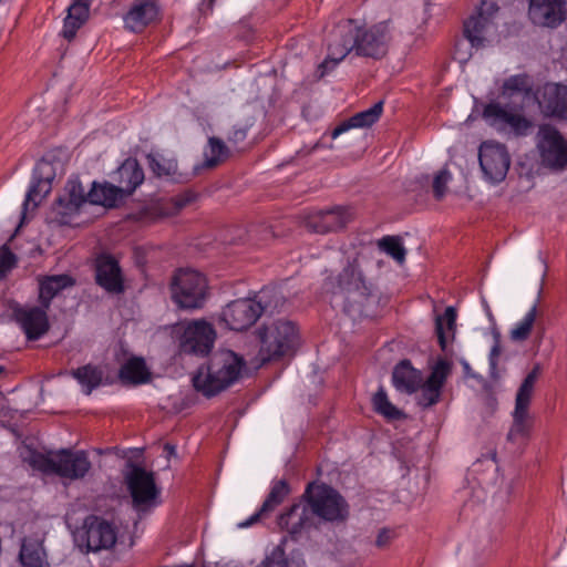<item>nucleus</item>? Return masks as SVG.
<instances>
[{"label":"nucleus","instance_id":"21","mask_svg":"<svg viewBox=\"0 0 567 567\" xmlns=\"http://www.w3.org/2000/svg\"><path fill=\"white\" fill-rule=\"evenodd\" d=\"M528 14L538 25L556 28L567 19L566 0H529Z\"/></svg>","mask_w":567,"mask_h":567},{"label":"nucleus","instance_id":"16","mask_svg":"<svg viewBox=\"0 0 567 567\" xmlns=\"http://www.w3.org/2000/svg\"><path fill=\"white\" fill-rule=\"evenodd\" d=\"M94 279L97 286L111 295H121L125 291L122 268L110 254H101L95 258Z\"/></svg>","mask_w":567,"mask_h":567},{"label":"nucleus","instance_id":"32","mask_svg":"<svg viewBox=\"0 0 567 567\" xmlns=\"http://www.w3.org/2000/svg\"><path fill=\"white\" fill-rule=\"evenodd\" d=\"M230 155V148L221 138L210 136L208 137L207 145L204 148V162L202 167L207 169L216 168L225 163Z\"/></svg>","mask_w":567,"mask_h":567},{"label":"nucleus","instance_id":"56","mask_svg":"<svg viewBox=\"0 0 567 567\" xmlns=\"http://www.w3.org/2000/svg\"><path fill=\"white\" fill-rule=\"evenodd\" d=\"M4 367L3 365H0V374L4 372Z\"/></svg>","mask_w":567,"mask_h":567},{"label":"nucleus","instance_id":"5","mask_svg":"<svg viewBox=\"0 0 567 567\" xmlns=\"http://www.w3.org/2000/svg\"><path fill=\"white\" fill-rule=\"evenodd\" d=\"M261 363L278 360L291 353L298 341L296 326L291 321L277 320L257 330Z\"/></svg>","mask_w":567,"mask_h":567},{"label":"nucleus","instance_id":"2","mask_svg":"<svg viewBox=\"0 0 567 567\" xmlns=\"http://www.w3.org/2000/svg\"><path fill=\"white\" fill-rule=\"evenodd\" d=\"M245 361L231 350H218L200 367L192 382L196 391L210 398L226 390L238 380Z\"/></svg>","mask_w":567,"mask_h":567},{"label":"nucleus","instance_id":"39","mask_svg":"<svg viewBox=\"0 0 567 567\" xmlns=\"http://www.w3.org/2000/svg\"><path fill=\"white\" fill-rule=\"evenodd\" d=\"M372 403L375 412L383 415L389 421H395L405 417L404 413L389 401L386 392L383 390V388H380L375 392L372 399Z\"/></svg>","mask_w":567,"mask_h":567},{"label":"nucleus","instance_id":"9","mask_svg":"<svg viewBox=\"0 0 567 567\" xmlns=\"http://www.w3.org/2000/svg\"><path fill=\"white\" fill-rule=\"evenodd\" d=\"M174 331L178 336L181 352L186 354L207 355L216 339L214 327L204 319L178 323Z\"/></svg>","mask_w":567,"mask_h":567},{"label":"nucleus","instance_id":"40","mask_svg":"<svg viewBox=\"0 0 567 567\" xmlns=\"http://www.w3.org/2000/svg\"><path fill=\"white\" fill-rule=\"evenodd\" d=\"M51 178H34V182L27 193L25 200L23 203V210L27 212L30 204L35 208L42 198L51 192Z\"/></svg>","mask_w":567,"mask_h":567},{"label":"nucleus","instance_id":"35","mask_svg":"<svg viewBox=\"0 0 567 567\" xmlns=\"http://www.w3.org/2000/svg\"><path fill=\"white\" fill-rule=\"evenodd\" d=\"M89 17V6L72 3L68 9V16L64 19L62 35L71 41L76 31L85 23Z\"/></svg>","mask_w":567,"mask_h":567},{"label":"nucleus","instance_id":"33","mask_svg":"<svg viewBox=\"0 0 567 567\" xmlns=\"http://www.w3.org/2000/svg\"><path fill=\"white\" fill-rule=\"evenodd\" d=\"M45 556V550L41 540L35 538H23L19 553V560L23 567H43Z\"/></svg>","mask_w":567,"mask_h":567},{"label":"nucleus","instance_id":"45","mask_svg":"<svg viewBox=\"0 0 567 567\" xmlns=\"http://www.w3.org/2000/svg\"><path fill=\"white\" fill-rule=\"evenodd\" d=\"M452 178V175L447 168H442L437 173H435L432 181V192L433 196L436 200H442L445 196L449 187V183Z\"/></svg>","mask_w":567,"mask_h":567},{"label":"nucleus","instance_id":"4","mask_svg":"<svg viewBox=\"0 0 567 567\" xmlns=\"http://www.w3.org/2000/svg\"><path fill=\"white\" fill-rule=\"evenodd\" d=\"M30 465L44 474H56L72 481L83 478L92 467L85 451L61 450L54 455L32 453Z\"/></svg>","mask_w":567,"mask_h":567},{"label":"nucleus","instance_id":"3","mask_svg":"<svg viewBox=\"0 0 567 567\" xmlns=\"http://www.w3.org/2000/svg\"><path fill=\"white\" fill-rule=\"evenodd\" d=\"M258 299L243 298L230 301L220 313V321L235 331L250 328L262 313L272 312L281 298L274 290H262Z\"/></svg>","mask_w":567,"mask_h":567},{"label":"nucleus","instance_id":"38","mask_svg":"<svg viewBox=\"0 0 567 567\" xmlns=\"http://www.w3.org/2000/svg\"><path fill=\"white\" fill-rule=\"evenodd\" d=\"M456 327V310L453 307H447L443 315L435 318V333L442 350H445L447 344V334L454 336Z\"/></svg>","mask_w":567,"mask_h":567},{"label":"nucleus","instance_id":"30","mask_svg":"<svg viewBox=\"0 0 567 567\" xmlns=\"http://www.w3.org/2000/svg\"><path fill=\"white\" fill-rule=\"evenodd\" d=\"M383 111V102L379 101L370 109L359 112L351 116L349 120L342 122L332 131V138L338 137L340 134L347 132L352 127H370L379 121Z\"/></svg>","mask_w":567,"mask_h":567},{"label":"nucleus","instance_id":"49","mask_svg":"<svg viewBox=\"0 0 567 567\" xmlns=\"http://www.w3.org/2000/svg\"><path fill=\"white\" fill-rule=\"evenodd\" d=\"M249 126L244 125H235L233 130L228 134V141L237 146L238 144L243 143L248 134Z\"/></svg>","mask_w":567,"mask_h":567},{"label":"nucleus","instance_id":"23","mask_svg":"<svg viewBox=\"0 0 567 567\" xmlns=\"http://www.w3.org/2000/svg\"><path fill=\"white\" fill-rule=\"evenodd\" d=\"M535 99L545 115L567 118V84L546 83Z\"/></svg>","mask_w":567,"mask_h":567},{"label":"nucleus","instance_id":"44","mask_svg":"<svg viewBox=\"0 0 567 567\" xmlns=\"http://www.w3.org/2000/svg\"><path fill=\"white\" fill-rule=\"evenodd\" d=\"M286 540L275 546L261 561L259 567H288V558L285 551Z\"/></svg>","mask_w":567,"mask_h":567},{"label":"nucleus","instance_id":"34","mask_svg":"<svg viewBox=\"0 0 567 567\" xmlns=\"http://www.w3.org/2000/svg\"><path fill=\"white\" fill-rule=\"evenodd\" d=\"M123 195L122 190L115 185L92 183V187L89 190V203L104 207H114Z\"/></svg>","mask_w":567,"mask_h":567},{"label":"nucleus","instance_id":"20","mask_svg":"<svg viewBox=\"0 0 567 567\" xmlns=\"http://www.w3.org/2000/svg\"><path fill=\"white\" fill-rule=\"evenodd\" d=\"M354 31L352 20L346 24L339 25L333 34V39L328 47V55L320 64L321 75L329 69L334 68L342 61L351 51H354Z\"/></svg>","mask_w":567,"mask_h":567},{"label":"nucleus","instance_id":"41","mask_svg":"<svg viewBox=\"0 0 567 567\" xmlns=\"http://www.w3.org/2000/svg\"><path fill=\"white\" fill-rule=\"evenodd\" d=\"M537 317V306L534 305L530 310L526 313L524 319L519 321L509 332V339L513 342H524L526 341L534 328L535 321Z\"/></svg>","mask_w":567,"mask_h":567},{"label":"nucleus","instance_id":"18","mask_svg":"<svg viewBox=\"0 0 567 567\" xmlns=\"http://www.w3.org/2000/svg\"><path fill=\"white\" fill-rule=\"evenodd\" d=\"M539 148L543 162L555 169H563L567 165V144L560 133L550 125L539 130Z\"/></svg>","mask_w":567,"mask_h":567},{"label":"nucleus","instance_id":"24","mask_svg":"<svg viewBox=\"0 0 567 567\" xmlns=\"http://www.w3.org/2000/svg\"><path fill=\"white\" fill-rule=\"evenodd\" d=\"M85 539L87 551L109 549L116 543L115 527L99 516H90L85 520Z\"/></svg>","mask_w":567,"mask_h":567},{"label":"nucleus","instance_id":"22","mask_svg":"<svg viewBox=\"0 0 567 567\" xmlns=\"http://www.w3.org/2000/svg\"><path fill=\"white\" fill-rule=\"evenodd\" d=\"M161 9L155 0H134L123 17L124 27L131 32H143L159 21Z\"/></svg>","mask_w":567,"mask_h":567},{"label":"nucleus","instance_id":"8","mask_svg":"<svg viewBox=\"0 0 567 567\" xmlns=\"http://www.w3.org/2000/svg\"><path fill=\"white\" fill-rule=\"evenodd\" d=\"M354 52L359 56L373 60L383 59L392 40V22L385 20L371 27H353Z\"/></svg>","mask_w":567,"mask_h":567},{"label":"nucleus","instance_id":"28","mask_svg":"<svg viewBox=\"0 0 567 567\" xmlns=\"http://www.w3.org/2000/svg\"><path fill=\"white\" fill-rule=\"evenodd\" d=\"M117 188L124 195H131L144 181V172L135 158H127L116 172Z\"/></svg>","mask_w":567,"mask_h":567},{"label":"nucleus","instance_id":"15","mask_svg":"<svg viewBox=\"0 0 567 567\" xmlns=\"http://www.w3.org/2000/svg\"><path fill=\"white\" fill-rule=\"evenodd\" d=\"M483 118L499 131L509 128L516 136H523L532 128L533 123L524 115L504 109L499 103H488L483 110Z\"/></svg>","mask_w":567,"mask_h":567},{"label":"nucleus","instance_id":"54","mask_svg":"<svg viewBox=\"0 0 567 567\" xmlns=\"http://www.w3.org/2000/svg\"><path fill=\"white\" fill-rule=\"evenodd\" d=\"M72 3L87 4L89 6V0H73Z\"/></svg>","mask_w":567,"mask_h":567},{"label":"nucleus","instance_id":"42","mask_svg":"<svg viewBox=\"0 0 567 567\" xmlns=\"http://www.w3.org/2000/svg\"><path fill=\"white\" fill-rule=\"evenodd\" d=\"M380 250L402 265L405 261L406 250L399 236H384L378 241Z\"/></svg>","mask_w":567,"mask_h":567},{"label":"nucleus","instance_id":"10","mask_svg":"<svg viewBox=\"0 0 567 567\" xmlns=\"http://www.w3.org/2000/svg\"><path fill=\"white\" fill-rule=\"evenodd\" d=\"M130 467V472L125 474V484L132 497V505L136 511L144 512L156 504L159 488L153 472L133 463Z\"/></svg>","mask_w":567,"mask_h":567},{"label":"nucleus","instance_id":"17","mask_svg":"<svg viewBox=\"0 0 567 567\" xmlns=\"http://www.w3.org/2000/svg\"><path fill=\"white\" fill-rule=\"evenodd\" d=\"M352 218L353 215L349 208L337 206L308 215L303 225L308 231L323 235L346 228Z\"/></svg>","mask_w":567,"mask_h":567},{"label":"nucleus","instance_id":"37","mask_svg":"<svg viewBox=\"0 0 567 567\" xmlns=\"http://www.w3.org/2000/svg\"><path fill=\"white\" fill-rule=\"evenodd\" d=\"M147 161L150 168L157 177H167L173 181H181L182 174L178 173L177 162L173 158H166L159 154H148Z\"/></svg>","mask_w":567,"mask_h":567},{"label":"nucleus","instance_id":"36","mask_svg":"<svg viewBox=\"0 0 567 567\" xmlns=\"http://www.w3.org/2000/svg\"><path fill=\"white\" fill-rule=\"evenodd\" d=\"M70 374L84 388L86 395L100 386L103 380L102 369L93 364H85L73 369Z\"/></svg>","mask_w":567,"mask_h":567},{"label":"nucleus","instance_id":"27","mask_svg":"<svg viewBox=\"0 0 567 567\" xmlns=\"http://www.w3.org/2000/svg\"><path fill=\"white\" fill-rule=\"evenodd\" d=\"M392 381L396 390L412 394L420 389L423 378L409 360H402L393 369Z\"/></svg>","mask_w":567,"mask_h":567},{"label":"nucleus","instance_id":"12","mask_svg":"<svg viewBox=\"0 0 567 567\" xmlns=\"http://www.w3.org/2000/svg\"><path fill=\"white\" fill-rule=\"evenodd\" d=\"M86 203H89V192L85 190L79 178L69 179L63 194L52 204V220L59 225L71 224L73 217L80 213L81 207Z\"/></svg>","mask_w":567,"mask_h":567},{"label":"nucleus","instance_id":"46","mask_svg":"<svg viewBox=\"0 0 567 567\" xmlns=\"http://www.w3.org/2000/svg\"><path fill=\"white\" fill-rule=\"evenodd\" d=\"M504 93H526L532 91L528 76L525 74L513 75L508 78L503 84Z\"/></svg>","mask_w":567,"mask_h":567},{"label":"nucleus","instance_id":"25","mask_svg":"<svg viewBox=\"0 0 567 567\" xmlns=\"http://www.w3.org/2000/svg\"><path fill=\"white\" fill-rule=\"evenodd\" d=\"M313 524V516L307 501L301 497L299 503L291 505L278 517L280 529L287 530L296 539L303 530Z\"/></svg>","mask_w":567,"mask_h":567},{"label":"nucleus","instance_id":"48","mask_svg":"<svg viewBox=\"0 0 567 567\" xmlns=\"http://www.w3.org/2000/svg\"><path fill=\"white\" fill-rule=\"evenodd\" d=\"M18 258L10 250L8 245L0 247V280L4 279L7 275L17 266Z\"/></svg>","mask_w":567,"mask_h":567},{"label":"nucleus","instance_id":"53","mask_svg":"<svg viewBox=\"0 0 567 567\" xmlns=\"http://www.w3.org/2000/svg\"><path fill=\"white\" fill-rule=\"evenodd\" d=\"M164 451L166 452V457L167 458L176 455V447H175V445H172L169 443H166L164 445Z\"/></svg>","mask_w":567,"mask_h":567},{"label":"nucleus","instance_id":"13","mask_svg":"<svg viewBox=\"0 0 567 567\" xmlns=\"http://www.w3.org/2000/svg\"><path fill=\"white\" fill-rule=\"evenodd\" d=\"M478 161L484 178L492 184L503 182L511 167V155L507 147L494 141L481 144Z\"/></svg>","mask_w":567,"mask_h":567},{"label":"nucleus","instance_id":"47","mask_svg":"<svg viewBox=\"0 0 567 567\" xmlns=\"http://www.w3.org/2000/svg\"><path fill=\"white\" fill-rule=\"evenodd\" d=\"M421 393L417 398L419 404L423 408H430L434 404H436L441 396V389L427 383L422 382L421 386Z\"/></svg>","mask_w":567,"mask_h":567},{"label":"nucleus","instance_id":"7","mask_svg":"<svg viewBox=\"0 0 567 567\" xmlns=\"http://www.w3.org/2000/svg\"><path fill=\"white\" fill-rule=\"evenodd\" d=\"M206 277L194 269H179L171 282L172 299L181 309H199L208 297Z\"/></svg>","mask_w":567,"mask_h":567},{"label":"nucleus","instance_id":"29","mask_svg":"<svg viewBox=\"0 0 567 567\" xmlns=\"http://www.w3.org/2000/svg\"><path fill=\"white\" fill-rule=\"evenodd\" d=\"M75 279L69 275H53L42 278L39 282V302L50 308L52 299L65 288L73 287Z\"/></svg>","mask_w":567,"mask_h":567},{"label":"nucleus","instance_id":"1","mask_svg":"<svg viewBox=\"0 0 567 567\" xmlns=\"http://www.w3.org/2000/svg\"><path fill=\"white\" fill-rule=\"evenodd\" d=\"M326 287L332 293L333 301L341 305L351 318L373 315L370 306L374 303V297L369 292L357 260L349 262L338 276L329 277Z\"/></svg>","mask_w":567,"mask_h":567},{"label":"nucleus","instance_id":"19","mask_svg":"<svg viewBox=\"0 0 567 567\" xmlns=\"http://www.w3.org/2000/svg\"><path fill=\"white\" fill-rule=\"evenodd\" d=\"M497 12L498 6L495 2L482 0L477 13L464 22V35L472 47H484L485 34L491 27H494L493 20Z\"/></svg>","mask_w":567,"mask_h":567},{"label":"nucleus","instance_id":"11","mask_svg":"<svg viewBox=\"0 0 567 567\" xmlns=\"http://www.w3.org/2000/svg\"><path fill=\"white\" fill-rule=\"evenodd\" d=\"M540 372V364L536 363L532 371L525 377L516 393L515 410L513 413L514 421L507 435V439L511 441L524 437L529 432L530 419L528 408Z\"/></svg>","mask_w":567,"mask_h":567},{"label":"nucleus","instance_id":"14","mask_svg":"<svg viewBox=\"0 0 567 567\" xmlns=\"http://www.w3.org/2000/svg\"><path fill=\"white\" fill-rule=\"evenodd\" d=\"M48 308L43 306H16L12 308V316L21 327L28 340H38L50 329Z\"/></svg>","mask_w":567,"mask_h":567},{"label":"nucleus","instance_id":"31","mask_svg":"<svg viewBox=\"0 0 567 567\" xmlns=\"http://www.w3.org/2000/svg\"><path fill=\"white\" fill-rule=\"evenodd\" d=\"M118 379L124 385H138L151 380V372L143 358L132 357L121 367Z\"/></svg>","mask_w":567,"mask_h":567},{"label":"nucleus","instance_id":"26","mask_svg":"<svg viewBox=\"0 0 567 567\" xmlns=\"http://www.w3.org/2000/svg\"><path fill=\"white\" fill-rule=\"evenodd\" d=\"M289 493L290 487L286 480L275 482L260 509L251 515L247 520L239 523L238 527H249L259 522L262 516L274 512L285 501Z\"/></svg>","mask_w":567,"mask_h":567},{"label":"nucleus","instance_id":"50","mask_svg":"<svg viewBox=\"0 0 567 567\" xmlns=\"http://www.w3.org/2000/svg\"><path fill=\"white\" fill-rule=\"evenodd\" d=\"M494 334V339H495V343L494 346L492 347L491 349V353H489V364H491V369L492 370H495L496 369V365H497V359L501 354V334L497 330H494L493 332Z\"/></svg>","mask_w":567,"mask_h":567},{"label":"nucleus","instance_id":"51","mask_svg":"<svg viewBox=\"0 0 567 567\" xmlns=\"http://www.w3.org/2000/svg\"><path fill=\"white\" fill-rule=\"evenodd\" d=\"M394 538V532L388 528H382L375 539V545L379 548H385Z\"/></svg>","mask_w":567,"mask_h":567},{"label":"nucleus","instance_id":"52","mask_svg":"<svg viewBox=\"0 0 567 567\" xmlns=\"http://www.w3.org/2000/svg\"><path fill=\"white\" fill-rule=\"evenodd\" d=\"M194 199L193 194L186 193L174 198L177 209H182Z\"/></svg>","mask_w":567,"mask_h":567},{"label":"nucleus","instance_id":"43","mask_svg":"<svg viewBox=\"0 0 567 567\" xmlns=\"http://www.w3.org/2000/svg\"><path fill=\"white\" fill-rule=\"evenodd\" d=\"M452 372V363L446 359H439L425 382L442 390L447 377Z\"/></svg>","mask_w":567,"mask_h":567},{"label":"nucleus","instance_id":"55","mask_svg":"<svg viewBox=\"0 0 567 567\" xmlns=\"http://www.w3.org/2000/svg\"><path fill=\"white\" fill-rule=\"evenodd\" d=\"M422 183L427 184L429 183V176L424 175L421 177Z\"/></svg>","mask_w":567,"mask_h":567},{"label":"nucleus","instance_id":"6","mask_svg":"<svg viewBox=\"0 0 567 567\" xmlns=\"http://www.w3.org/2000/svg\"><path fill=\"white\" fill-rule=\"evenodd\" d=\"M303 499L310 506L312 516L331 522L344 523L349 516V505L346 499L332 487L326 484L309 483Z\"/></svg>","mask_w":567,"mask_h":567}]
</instances>
